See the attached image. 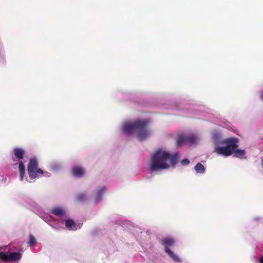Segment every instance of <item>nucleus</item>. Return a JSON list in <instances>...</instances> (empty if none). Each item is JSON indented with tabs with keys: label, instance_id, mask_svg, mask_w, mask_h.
I'll return each mask as SVG.
<instances>
[{
	"label": "nucleus",
	"instance_id": "4468645a",
	"mask_svg": "<svg viewBox=\"0 0 263 263\" xmlns=\"http://www.w3.org/2000/svg\"><path fill=\"white\" fill-rule=\"evenodd\" d=\"M195 170L198 173H203L205 171L204 166L200 163H198L195 166Z\"/></svg>",
	"mask_w": 263,
	"mask_h": 263
},
{
	"label": "nucleus",
	"instance_id": "f03ea898",
	"mask_svg": "<svg viewBox=\"0 0 263 263\" xmlns=\"http://www.w3.org/2000/svg\"><path fill=\"white\" fill-rule=\"evenodd\" d=\"M148 121L147 119L137 120L124 124L123 129L125 134H130L135 132L140 141L145 140L150 135L147 129Z\"/></svg>",
	"mask_w": 263,
	"mask_h": 263
},
{
	"label": "nucleus",
	"instance_id": "9d476101",
	"mask_svg": "<svg viewBox=\"0 0 263 263\" xmlns=\"http://www.w3.org/2000/svg\"><path fill=\"white\" fill-rule=\"evenodd\" d=\"M178 146H183L187 142V137L185 135H180L177 137L176 140Z\"/></svg>",
	"mask_w": 263,
	"mask_h": 263
},
{
	"label": "nucleus",
	"instance_id": "2eb2a0df",
	"mask_svg": "<svg viewBox=\"0 0 263 263\" xmlns=\"http://www.w3.org/2000/svg\"><path fill=\"white\" fill-rule=\"evenodd\" d=\"M75 225L76 223L72 219H68L65 221V226L69 230H71L72 227Z\"/></svg>",
	"mask_w": 263,
	"mask_h": 263
},
{
	"label": "nucleus",
	"instance_id": "dca6fc26",
	"mask_svg": "<svg viewBox=\"0 0 263 263\" xmlns=\"http://www.w3.org/2000/svg\"><path fill=\"white\" fill-rule=\"evenodd\" d=\"M234 153H235L236 157H243L245 154V151L243 149H237V148H235Z\"/></svg>",
	"mask_w": 263,
	"mask_h": 263
},
{
	"label": "nucleus",
	"instance_id": "0eeeda50",
	"mask_svg": "<svg viewBox=\"0 0 263 263\" xmlns=\"http://www.w3.org/2000/svg\"><path fill=\"white\" fill-rule=\"evenodd\" d=\"M5 255L7 257L4 259V261L18 260L21 258V254L18 252L10 253L9 255L5 253Z\"/></svg>",
	"mask_w": 263,
	"mask_h": 263
},
{
	"label": "nucleus",
	"instance_id": "423d86ee",
	"mask_svg": "<svg viewBox=\"0 0 263 263\" xmlns=\"http://www.w3.org/2000/svg\"><path fill=\"white\" fill-rule=\"evenodd\" d=\"M85 172V168L81 166H74L71 170L72 175L77 178L82 177L84 175Z\"/></svg>",
	"mask_w": 263,
	"mask_h": 263
},
{
	"label": "nucleus",
	"instance_id": "f257e3e1",
	"mask_svg": "<svg viewBox=\"0 0 263 263\" xmlns=\"http://www.w3.org/2000/svg\"><path fill=\"white\" fill-rule=\"evenodd\" d=\"M179 158L178 153L171 155L162 149H157L151 155L150 170L154 172L167 169L171 165L175 166Z\"/></svg>",
	"mask_w": 263,
	"mask_h": 263
},
{
	"label": "nucleus",
	"instance_id": "aec40b11",
	"mask_svg": "<svg viewBox=\"0 0 263 263\" xmlns=\"http://www.w3.org/2000/svg\"><path fill=\"white\" fill-rule=\"evenodd\" d=\"M7 256L5 255V253L3 252H0V258L3 261L6 259Z\"/></svg>",
	"mask_w": 263,
	"mask_h": 263
},
{
	"label": "nucleus",
	"instance_id": "39448f33",
	"mask_svg": "<svg viewBox=\"0 0 263 263\" xmlns=\"http://www.w3.org/2000/svg\"><path fill=\"white\" fill-rule=\"evenodd\" d=\"M27 170L28 175L31 179H34L39 176L43 175V171L38 168V162L36 158H32L29 160Z\"/></svg>",
	"mask_w": 263,
	"mask_h": 263
},
{
	"label": "nucleus",
	"instance_id": "6e6552de",
	"mask_svg": "<svg viewBox=\"0 0 263 263\" xmlns=\"http://www.w3.org/2000/svg\"><path fill=\"white\" fill-rule=\"evenodd\" d=\"M15 158H16L18 161L22 160L24 158L25 155V151L20 148L16 147L13 151Z\"/></svg>",
	"mask_w": 263,
	"mask_h": 263
},
{
	"label": "nucleus",
	"instance_id": "6ab92c4d",
	"mask_svg": "<svg viewBox=\"0 0 263 263\" xmlns=\"http://www.w3.org/2000/svg\"><path fill=\"white\" fill-rule=\"evenodd\" d=\"M181 164L183 166L187 165L190 163V161L188 159H184L181 162Z\"/></svg>",
	"mask_w": 263,
	"mask_h": 263
},
{
	"label": "nucleus",
	"instance_id": "9b49d317",
	"mask_svg": "<svg viewBox=\"0 0 263 263\" xmlns=\"http://www.w3.org/2000/svg\"><path fill=\"white\" fill-rule=\"evenodd\" d=\"M106 189L105 186H102L97 191L96 198V202H98L101 199L102 195L106 191Z\"/></svg>",
	"mask_w": 263,
	"mask_h": 263
},
{
	"label": "nucleus",
	"instance_id": "4be33fe9",
	"mask_svg": "<svg viewBox=\"0 0 263 263\" xmlns=\"http://www.w3.org/2000/svg\"><path fill=\"white\" fill-rule=\"evenodd\" d=\"M261 165L263 166V158L262 159V160H261Z\"/></svg>",
	"mask_w": 263,
	"mask_h": 263
},
{
	"label": "nucleus",
	"instance_id": "20e7f679",
	"mask_svg": "<svg viewBox=\"0 0 263 263\" xmlns=\"http://www.w3.org/2000/svg\"><path fill=\"white\" fill-rule=\"evenodd\" d=\"M160 241L161 245L164 247V251L169 257L176 261H180V258L170 249V247L174 246V239L171 237H166L161 239Z\"/></svg>",
	"mask_w": 263,
	"mask_h": 263
},
{
	"label": "nucleus",
	"instance_id": "ddd939ff",
	"mask_svg": "<svg viewBox=\"0 0 263 263\" xmlns=\"http://www.w3.org/2000/svg\"><path fill=\"white\" fill-rule=\"evenodd\" d=\"M187 137V142L190 143V144H193L196 142L197 137L195 135L192 134L189 136H186Z\"/></svg>",
	"mask_w": 263,
	"mask_h": 263
},
{
	"label": "nucleus",
	"instance_id": "1a4fd4ad",
	"mask_svg": "<svg viewBox=\"0 0 263 263\" xmlns=\"http://www.w3.org/2000/svg\"><path fill=\"white\" fill-rule=\"evenodd\" d=\"M51 213L54 214V215L60 217L62 218V217L65 216L66 212L62 208L59 207H56L53 208L51 211Z\"/></svg>",
	"mask_w": 263,
	"mask_h": 263
},
{
	"label": "nucleus",
	"instance_id": "f8f14e48",
	"mask_svg": "<svg viewBox=\"0 0 263 263\" xmlns=\"http://www.w3.org/2000/svg\"><path fill=\"white\" fill-rule=\"evenodd\" d=\"M18 168L20 175V180L23 181L25 173V166L22 161H20Z\"/></svg>",
	"mask_w": 263,
	"mask_h": 263
},
{
	"label": "nucleus",
	"instance_id": "412c9836",
	"mask_svg": "<svg viewBox=\"0 0 263 263\" xmlns=\"http://www.w3.org/2000/svg\"><path fill=\"white\" fill-rule=\"evenodd\" d=\"M260 263H263V257H261L259 259Z\"/></svg>",
	"mask_w": 263,
	"mask_h": 263
},
{
	"label": "nucleus",
	"instance_id": "7ed1b4c3",
	"mask_svg": "<svg viewBox=\"0 0 263 263\" xmlns=\"http://www.w3.org/2000/svg\"><path fill=\"white\" fill-rule=\"evenodd\" d=\"M238 142L239 139L236 137H232L224 139L221 142V144L226 145L215 147L214 148V152L218 155L224 156H231L234 153L235 148H238Z\"/></svg>",
	"mask_w": 263,
	"mask_h": 263
},
{
	"label": "nucleus",
	"instance_id": "f3484780",
	"mask_svg": "<svg viewBox=\"0 0 263 263\" xmlns=\"http://www.w3.org/2000/svg\"><path fill=\"white\" fill-rule=\"evenodd\" d=\"M86 199V195L84 193H80L76 197V200L78 202H81Z\"/></svg>",
	"mask_w": 263,
	"mask_h": 263
},
{
	"label": "nucleus",
	"instance_id": "a211bd4d",
	"mask_svg": "<svg viewBox=\"0 0 263 263\" xmlns=\"http://www.w3.org/2000/svg\"><path fill=\"white\" fill-rule=\"evenodd\" d=\"M36 243L35 238L32 235L30 234L29 237L28 244L30 246H32Z\"/></svg>",
	"mask_w": 263,
	"mask_h": 263
}]
</instances>
